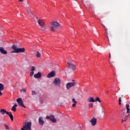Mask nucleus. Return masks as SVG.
Returning a JSON list of instances; mask_svg holds the SVG:
<instances>
[{"label": "nucleus", "instance_id": "nucleus-1", "mask_svg": "<svg viewBox=\"0 0 130 130\" xmlns=\"http://www.w3.org/2000/svg\"><path fill=\"white\" fill-rule=\"evenodd\" d=\"M59 27H60V24L56 21H52L50 23L49 29L52 32H54V31L57 30Z\"/></svg>", "mask_w": 130, "mask_h": 130}, {"label": "nucleus", "instance_id": "nucleus-2", "mask_svg": "<svg viewBox=\"0 0 130 130\" xmlns=\"http://www.w3.org/2000/svg\"><path fill=\"white\" fill-rule=\"evenodd\" d=\"M31 125L32 122H25L23 127L21 129V130H32L31 129Z\"/></svg>", "mask_w": 130, "mask_h": 130}, {"label": "nucleus", "instance_id": "nucleus-3", "mask_svg": "<svg viewBox=\"0 0 130 130\" xmlns=\"http://www.w3.org/2000/svg\"><path fill=\"white\" fill-rule=\"evenodd\" d=\"M53 83L55 86H58V87H60V84H61V81L60 79L58 78H56L53 81Z\"/></svg>", "mask_w": 130, "mask_h": 130}, {"label": "nucleus", "instance_id": "nucleus-4", "mask_svg": "<svg viewBox=\"0 0 130 130\" xmlns=\"http://www.w3.org/2000/svg\"><path fill=\"white\" fill-rule=\"evenodd\" d=\"M77 85V82H68L66 84V88L67 90H70V88H72V87H75Z\"/></svg>", "mask_w": 130, "mask_h": 130}, {"label": "nucleus", "instance_id": "nucleus-5", "mask_svg": "<svg viewBox=\"0 0 130 130\" xmlns=\"http://www.w3.org/2000/svg\"><path fill=\"white\" fill-rule=\"evenodd\" d=\"M46 119H50V120L51 121V122H53V123H56V119L54 117V115H51V116H47L46 117Z\"/></svg>", "mask_w": 130, "mask_h": 130}, {"label": "nucleus", "instance_id": "nucleus-6", "mask_svg": "<svg viewBox=\"0 0 130 130\" xmlns=\"http://www.w3.org/2000/svg\"><path fill=\"white\" fill-rule=\"evenodd\" d=\"M16 101L18 104H19V105H20V106H22V107H23L24 108H26V106L24 105V103L23 102V100L22 99V98L17 99L16 100Z\"/></svg>", "mask_w": 130, "mask_h": 130}, {"label": "nucleus", "instance_id": "nucleus-7", "mask_svg": "<svg viewBox=\"0 0 130 130\" xmlns=\"http://www.w3.org/2000/svg\"><path fill=\"white\" fill-rule=\"evenodd\" d=\"M67 64L68 69H71L72 71H75V70H76V65H75V64L67 62Z\"/></svg>", "mask_w": 130, "mask_h": 130}, {"label": "nucleus", "instance_id": "nucleus-8", "mask_svg": "<svg viewBox=\"0 0 130 130\" xmlns=\"http://www.w3.org/2000/svg\"><path fill=\"white\" fill-rule=\"evenodd\" d=\"M90 122H91L92 126H95V125L97 124V119L95 117H93L92 119L90 120Z\"/></svg>", "mask_w": 130, "mask_h": 130}, {"label": "nucleus", "instance_id": "nucleus-9", "mask_svg": "<svg viewBox=\"0 0 130 130\" xmlns=\"http://www.w3.org/2000/svg\"><path fill=\"white\" fill-rule=\"evenodd\" d=\"M38 23L39 25L42 27V28H43L44 26H45V22L43 20L40 19L38 20Z\"/></svg>", "mask_w": 130, "mask_h": 130}, {"label": "nucleus", "instance_id": "nucleus-10", "mask_svg": "<svg viewBox=\"0 0 130 130\" xmlns=\"http://www.w3.org/2000/svg\"><path fill=\"white\" fill-rule=\"evenodd\" d=\"M16 52L17 53H20L22 52H25V48H17L16 46Z\"/></svg>", "mask_w": 130, "mask_h": 130}, {"label": "nucleus", "instance_id": "nucleus-11", "mask_svg": "<svg viewBox=\"0 0 130 130\" xmlns=\"http://www.w3.org/2000/svg\"><path fill=\"white\" fill-rule=\"evenodd\" d=\"M55 76V71H53L51 73H49L47 75V78H53V77Z\"/></svg>", "mask_w": 130, "mask_h": 130}, {"label": "nucleus", "instance_id": "nucleus-12", "mask_svg": "<svg viewBox=\"0 0 130 130\" xmlns=\"http://www.w3.org/2000/svg\"><path fill=\"white\" fill-rule=\"evenodd\" d=\"M12 49H13V51H11V53H17V45H13Z\"/></svg>", "mask_w": 130, "mask_h": 130}, {"label": "nucleus", "instance_id": "nucleus-13", "mask_svg": "<svg viewBox=\"0 0 130 130\" xmlns=\"http://www.w3.org/2000/svg\"><path fill=\"white\" fill-rule=\"evenodd\" d=\"M0 52H1L2 54H8V52L5 50L3 47H0Z\"/></svg>", "mask_w": 130, "mask_h": 130}, {"label": "nucleus", "instance_id": "nucleus-14", "mask_svg": "<svg viewBox=\"0 0 130 130\" xmlns=\"http://www.w3.org/2000/svg\"><path fill=\"white\" fill-rule=\"evenodd\" d=\"M39 123L40 125H43L44 124V120H43V118L40 117L39 118Z\"/></svg>", "mask_w": 130, "mask_h": 130}, {"label": "nucleus", "instance_id": "nucleus-15", "mask_svg": "<svg viewBox=\"0 0 130 130\" xmlns=\"http://www.w3.org/2000/svg\"><path fill=\"white\" fill-rule=\"evenodd\" d=\"M41 73L39 72L37 74H35L34 77V78H36V79H39L41 78Z\"/></svg>", "mask_w": 130, "mask_h": 130}, {"label": "nucleus", "instance_id": "nucleus-16", "mask_svg": "<svg viewBox=\"0 0 130 130\" xmlns=\"http://www.w3.org/2000/svg\"><path fill=\"white\" fill-rule=\"evenodd\" d=\"M72 102L73 103V104L72 105V107L73 108H76V104H77L78 102H77V101H76V99L75 98H73L72 99Z\"/></svg>", "mask_w": 130, "mask_h": 130}, {"label": "nucleus", "instance_id": "nucleus-17", "mask_svg": "<svg viewBox=\"0 0 130 130\" xmlns=\"http://www.w3.org/2000/svg\"><path fill=\"white\" fill-rule=\"evenodd\" d=\"M7 115H8V116H10V118L12 121L14 120V116H13V114H12V112H8V113H7Z\"/></svg>", "mask_w": 130, "mask_h": 130}, {"label": "nucleus", "instance_id": "nucleus-18", "mask_svg": "<svg viewBox=\"0 0 130 130\" xmlns=\"http://www.w3.org/2000/svg\"><path fill=\"white\" fill-rule=\"evenodd\" d=\"M0 112H1V113L3 115H4L5 113H6V114H7V113H9V112H7V111H6V110L3 109H1L0 110Z\"/></svg>", "mask_w": 130, "mask_h": 130}, {"label": "nucleus", "instance_id": "nucleus-19", "mask_svg": "<svg viewBox=\"0 0 130 130\" xmlns=\"http://www.w3.org/2000/svg\"><path fill=\"white\" fill-rule=\"evenodd\" d=\"M17 106L18 105H17V104H15L12 108V111H14V112H16L17 110V108L16 107H17Z\"/></svg>", "mask_w": 130, "mask_h": 130}, {"label": "nucleus", "instance_id": "nucleus-20", "mask_svg": "<svg viewBox=\"0 0 130 130\" xmlns=\"http://www.w3.org/2000/svg\"><path fill=\"white\" fill-rule=\"evenodd\" d=\"M126 113H129L130 109H129V105L128 104H126Z\"/></svg>", "mask_w": 130, "mask_h": 130}, {"label": "nucleus", "instance_id": "nucleus-21", "mask_svg": "<svg viewBox=\"0 0 130 130\" xmlns=\"http://www.w3.org/2000/svg\"><path fill=\"white\" fill-rule=\"evenodd\" d=\"M88 102H95V99L93 98H90L88 99L87 100Z\"/></svg>", "mask_w": 130, "mask_h": 130}, {"label": "nucleus", "instance_id": "nucleus-22", "mask_svg": "<svg viewBox=\"0 0 130 130\" xmlns=\"http://www.w3.org/2000/svg\"><path fill=\"white\" fill-rule=\"evenodd\" d=\"M5 89V86L3 83H0V91H3Z\"/></svg>", "mask_w": 130, "mask_h": 130}, {"label": "nucleus", "instance_id": "nucleus-23", "mask_svg": "<svg viewBox=\"0 0 130 130\" xmlns=\"http://www.w3.org/2000/svg\"><path fill=\"white\" fill-rule=\"evenodd\" d=\"M95 102H99V103H101V101H100V99L99 98H96L94 100Z\"/></svg>", "mask_w": 130, "mask_h": 130}, {"label": "nucleus", "instance_id": "nucleus-24", "mask_svg": "<svg viewBox=\"0 0 130 130\" xmlns=\"http://www.w3.org/2000/svg\"><path fill=\"white\" fill-rule=\"evenodd\" d=\"M4 126L5 127V129H6V130L10 129V128L9 127V126L8 125H6V124H4Z\"/></svg>", "mask_w": 130, "mask_h": 130}, {"label": "nucleus", "instance_id": "nucleus-25", "mask_svg": "<svg viewBox=\"0 0 130 130\" xmlns=\"http://www.w3.org/2000/svg\"><path fill=\"white\" fill-rule=\"evenodd\" d=\"M36 56H37V57H40V56H41V54L40 53H39V52H37Z\"/></svg>", "mask_w": 130, "mask_h": 130}, {"label": "nucleus", "instance_id": "nucleus-26", "mask_svg": "<svg viewBox=\"0 0 130 130\" xmlns=\"http://www.w3.org/2000/svg\"><path fill=\"white\" fill-rule=\"evenodd\" d=\"M20 92H23V93H26V89L22 88L20 90Z\"/></svg>", "mask_w": 130, "mask_h": 130}, {"label": "nucleus", "instance_id": "nucleus-27", "mask_svg": "<svg viewBox=\"0 0 130 130\" xmlns=\"http://www.w3.org/2000/svg\"><path fill=\"white\" fill-rule=\"evenodd\" d=\"M93 104L92 103H90L88 104V107L89 108H92V107H93Z\"/></svg>", "mask_w": 130, "mask_h": 130}, {"label": "nucleus", "instance_id": "nucleus-28", "mask_svg": "<svg viewBox=\"0 0 130 130\" xmlns=\"http://www.w3.org/2000/svg\"><path fill=\"white\" fill-rule=\"evenodd\" d=\"M128 118V116H125V117L124 118V121H126Z\"/></svg>", "mask_w": 130, "mask_h": 130}, {"label": "nucleus", "instance_id": "nucleus-29", "mask_svg": "<svg viewBox=\"0 0 130 130\" xmlns=\"http://www.w3.org/2000/svg\"><path fill=\"white\" fill-rule=\"evenodd\" d=\"M121 105V98H119V105Z\"/></svg>", "mask_w": 130, "mask_h": 130}, {"label": "nucleus", "instance_id": "nucleus-30", "mask_svg": "<svg viewBox=\"0 0 130 130\" xmlns=\"http://www.w3.org/2000/svg\"><path fill=\"white\" fill-rule=\"evenodd\" d=\"M31 72H34V71H35V67H34V66L31 67Z\"/></svg>", "mask_w": 130, "mask_h": 130}, {"label": "nucleus", "instance_id": "nucleus-31", "mask_svg": "<svg viewBox=\"0 0 130 130\" xmlns=\"http://www.w3.org/2000/svg\"><path fill=\"white\" fill-rule=\"evenodd\" d=\"M34 72L31 71V72H30V77H32V76H34Z\"/></svg>", "mask_w": 130, "mask_h": 130}, {"label": "nucleus", "instance_id": "nucleus-32", "mask_svg": "<svg viewBox=\"0 0 130 130\" xmlns=\"http://www.w3.org/2000/svg\"><path fill=\"white\" fill-rule=\"evenodd\" d=\"M32 95H36V92L34 91H32Z\"/></svg>", "mask_w": 130, "mask_h": 130}, {"label": "nucleus", "instance_id": "nucleus-33", "mask_svg": "<svg viewBox=\"0 0 130 130\" xmlns=\"http://www.w3.org/2000/svg\"><path fill=\"white\" fill-rule=\"evenodd\" d=\"M103 26L104 27V28H105V31H107L108 29L107 28H106V27H105V25H103Z\"/></svg>", "mask_w": 130, "mask_h": 130}, {"label": "nucleus", "instance_id": "nucleus-34", "mask_svg": "<svg viewBox=\"0 0 130 130\" xmlns=\"http://www.w3.org/2000/svg\"><path fill=\"white\" fill-rule=\"evenodd\" d=\"M28 10L29 11H28V14H30V13H31V9L29 8Z\"/></svg>", "mask_w": 130, "mask_h": 130}, {"label": "nucleus", "instance_id": "nucleus-35", "mask_svg": "<svg viewBox=\"0 0 130 130\" xmlns=\"http://www.w3.org/2000/svg\"><path fill=\"white\" fill-rule=\"evenodd\" d=\"M2 90H0V96H2L3 95V93L1 91Z\"/></svg>", "mask_w": 130, "mask_h": 130}, {"label": "nucleus", "instance_id": "nucleus-36", "mask_svg": "<svg viewBox=\"0 0 130 130\" xmlns=\"http://www.w3.org/2000/svg\"><path fill=\"white\" fill-rule=\"evenodd\" d=\"M24 0H18V2H19L20 3H22V2H23Z\"/></svg>", "mask_w": 130, "mask_h": 130}, {"label": "nucleus", "instance_id": "nucleus-37", "mask_svg": "<svg viewBox=\"0 0 130 130\" xmlns=\"http://www.w3.org/2000/svg\"><path fill=\"white\" fill-rule=\"evenodd\" d=\"M109 63L111 65V67H113V65H112V64H111V63H110V62H109Z\"/></svg>", "mask_w": 130, "mask_h": 130}, {"label": "nucleus", "instance_id": "nucleus-38", "mask_svg": "<svg viewBox=\"0 0 130 130\" xmlns=\"http://www.w3.org/2000/svg\"><path fill=\"white\" fill-rule=\"evenodd\" d=\"M123 121H124V119H122V122H123Z\"/></svg>", "mask_w": 130, "mask_h": 130}, {"label": "nucleus", "instance_id": "nucleus-39", "mask_svg": "<svg viewBox=\"0 0 130 130\" xmlns=\"http://www.w3.org/2000/svg\"><path fill=\"white\" fill-rule=\"evenodd\" d=\"M109 57H111V54L110 53L109 54Z\"/></svg>", "mask_w": 130, "mask_h": 130}, {"label": "nucleus", "instance_id": "nucleus-40", "mask_svg": "<svg viewBox=\"0 0 130 130\" xmlns=\"http://www.w3.org/2000/svg\"><path fill=\"white\" fill-rule=\"evenodd\" d=\"M107 38H108V41H109V37L108 36H107Z\"/></svg>", "mask_w": 130, "mask_h": 130}, {"label": "nucleus", "instance_id": "nucleus-41", "mask_svg": "<svg viewBox=\"0 0 130 130\" xmlns=\"http://www.w3.org/2000/svg\"><path fill=\"white\" fill-rule=\"evenodd\" d=\"M106 93H107V94H108V91H107Z\"/></svg>", "mask_w": 130, "mask_h": 130}, {"label": "nucleus", "instance_id": "nucleus-42", "mask_svg": "<svg viewBox=\"0 0 130 130\" xmlns=\"http://www.w3.org/2000/svg\"><path fill=\"white\" fill-rule=\"evenodd\" d=\"M73 82H75V80H73Z\"/></svg>", "mask_w": 130, "mask_h": 130}]
</instances>
